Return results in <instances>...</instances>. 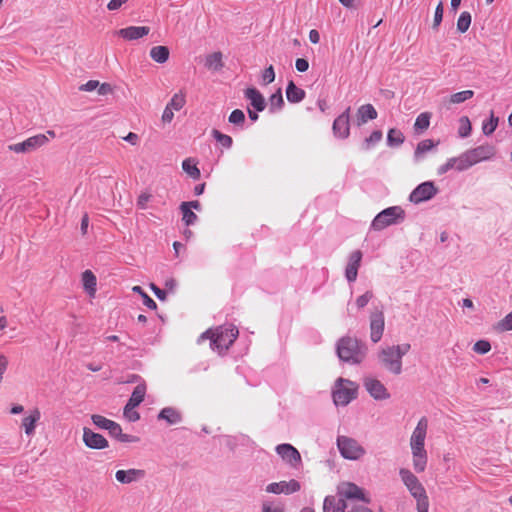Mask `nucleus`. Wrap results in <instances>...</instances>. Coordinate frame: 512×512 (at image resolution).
Wrapping results in <instances>:
<instances>
[{"label": "nucleus", "mask_w": 512, "mask_h": 512, "mask_svg": "<svg viewBox=\"0 0 512 512\" xmlns=\"http://www.w3.org/2000/svg\"><path fill=\"white\" fill-rule=\"evenodd\" d=\"M428 419L421 417L410 437V448L412 453L413 468L417 473L425 471L428 462V455L425 449V439L428 431Z\"/></svg>", "instance_id": "nucleus-1"}, {"label": "nucleus", "mask_w": 512, "mask_h": 512, "mask_svg": "<svg viewBox=\"0 0 512 512\" xmlns=\"http://www.w3.org/2000/svg\"><path fill=\"white\" fill-rule=\"evenodd\" d=\"M410 348L408 343L383 348L378 355L382 366L393 374L399 375L402 372V357Z\"/></svg>", "instance_id": "nucleus-2"}, {"label": "nucleus", "mask_w": 512, "mask_h": 512, "mask_svg": "<svg viewBox=\"0 0 512 512\" xmlns=\"http://www.w3.org/2000/svg\"><path fill=\"white\" fill-rule=\"evenodd\" d=\"M337 354L345 362L359 364L366 355V348L358 340L350 337H344L339 340L337 345Z\"/></svg>", "instance_id": "nucleus-3"}, {"label": "nucleus", "mask_w": 512, "mask_h": 512, "mask_svg": "<svg viewBox=\"0 0 512 512\" xmlns=\"http://www.w3.org/2000/svg\"><path fill=\"white\" fill-rule=\"evenodd\" d=\"M357 385L347 379L339 378L336 381L335 389L333 391V401L336 405L345 406L357 395Z\"/></svg>", "instance_id": "nucleus-4"}, {"label": "nucleus", "mask_w": 512, "mask_h": 512, "mask_svg": "<svg viewBox=\"0 0 512 512\" xmlns=\"http://www.w3.org/2000/svg\"><path fill=\"white\" fill-rule=\"evenodd\" d=\"M404 219V211L399 206H393L381 211L372 221V228L376 231L396 224Z\"/></svg>", "instance_id": "nucleus-5"}, {"label": "nucleus", "mask_w": 512, "mask_h": 512, "mask_svg": "<svg viewBox=\"0 0 512 512\" xmlns=\"http://www.w3.org/2000/svg\"><path fill=\"white\" fill-rule=\"evenodd\" d=\"M238 336V330L234 326L218 327L211 333V346L219 352L226 350L235 341Z\"/></svg>", "instance_id": "nucleus-6"}, {"label": "nucleus", "mask_w": 512, "mask_h": 512, "mask_svg": "<svg viewBox=\"0 0 512 512\" xmlns=\"http://www.w3.org/2000/svg\"><path fill=\"white\" fill-rule=\"evenodd\" d=\"M399 476L404 486L409 491L410 495L415 499H421L427 497L426 490L418 477L409 469L401 468L399 470Z\"/></svg>", "instance_id": "nucleus-7"}, {"label": "nucleus", "mask_w": 512, "mask_h": 512, "mask_svg": "<svg viewBox=\"0 0 512 512\" xmlns=\"http://www.w3.org/2000/svg\"><path fill=\"white\" fill-rule=\"evenodd\" d=\"M337 446L341 455L349 460L360 459L365 454V449L353 438L339 436Z\"/></svg>", "instance_id": "nucleus-8"}, {"label": "nucleus", "mask_w": 512, "mask_h": 512, "mask_svg": "<svg viewBox=\"0 0 512 512\" xmlns=\"http://www.w3.org/2000/svg\"><path fill=\"white\" fill-rule=\"evenodd\" d=\"M48 143V137L45 134H37L24 140L23 142L11 144L8 146L10 151L15 153L28 154L36 151Z\"/></svg>", "instance_id": "nucleus-9"}, {"label": "nucleus", "mask_w": 512, "mask_h": 512, "mask_svg": "<svg viewBox=\"0 0 512 512\" xmlns=\"http://www.w3.org/2000/svg\"><path fill=\"white\" fill-rule=\"evenodd\" d=\"M337 490L341 499H356L366 503L370 502L364 490L352 482L340 483Z\"/></svg>", "instance_id": "nucleus-10"}, {"label": "nucleus", "mask_w": 512, "mask_h": 512, "mask_svg": "<svg viewBox=\"0 0 512 512\" xmlns=\"http://www.w3.org/2000/svg\"><path fill=\"white\" fill-rule=\"evenodd\" d=\"M370 338L372 342L377 343L381 340L384 327L385 318L384 313L381 309H374L370 313Z\"/></svg>", "instance_id": "nucleus-11"}, {"label": "nucleus", "mask_w": 512, "mask_h": 512, "mask_svg": "<svg viewBox=\"0 0 512 512\" xmlns=\"http://www.w3.org/2000/svg\"><path fill=\"white\" fill-rule=\"evenodd\" d=\"M466 151L473 166L480 162L490 160L496 155L495 146L487 143Z\"/></svg>", "instance_id": "nucleus-12"}, {"label": "nucleus", "mask_w": 512, "mask_h": 512, "mask_svg": "<svg viewBox=\"0 0 512 512\" xmlns=\"http://www.w3.org/2000/svg\"><path fill=\"white\" fill-rule=\"evenodd\" d=\"M437 193V188L433 182H424L418 185L410 194V201L418 204L430 200Z\"/></svg>", "instance_id": "nucleus-13"}, {"label": "nucleus", "mask_w": 512, "mask_h": 512, "mask_svg": "<svg viewBox=\"0 0 512 512\" xmlns=\"http://www.w3.org/2000/svg\"><path fill=\"white\" fill-rule=\"evenodd\" d=\"M301 489V484L291 479L289 481L273 482L266 486L265 491L272 494H285L290 495L298 492Z\"/></svg>", "instance_id": "nucleus-14"}, {"label": "nucleus", "mask_w": 512, "mask_h": 512, "mask_svg": "<svg viewBox=\"0 0 512 512\" xmlns=\"http://www.w3.org/2000/svg\"><path fill=\"white\" fill-rule=\"evenodd\" d=\"M279 456L288 464L297 467L301 463V455L299 451L290 444H280L276 447Z\"/></svg>", "instance_id": "nucleus-15"}, {"label": "nucleus", "mask_w": 512, "mask_h": 512, "mask_svg": "<svg viewBox=\"0 0 512 512\" xmlns=\"http://www.w3.org/2000/svg\"><path fill=\"white\" fill-rule=\"evenodd\" d=\"M83 442L91 449L101 450L108 447V441L103 435L86 427L83 429Z\"/></svg>", "instance_id": "nucleus-16"}, {"label": "nucleus", "mask_w": 512, "mask_h": 512, "mask_svg": "<svg viewBox=\"0 0 512 512\" xmlns=\"http://www.w3.org/2000/svg\"><path fill=\"white\" fill-rule=\"evenodd\" d=\"M350 107H348L341 115H339L333 122V132L339 138H347L350 133Z\"/></svg>", "instance_id": "nucleus-17"}, {"label": "nucleus", "mask_w": 512, "mask_h": 512, "mask_svg": "<svg viewBox=\"0 0 512 512\" xmlns=\"http://www.w3.org/2000/svg\"><path fill=\"white\" fill-rule=\"evenodd\" d=\"M145 476V470L135 468L128 470H118L115 473L116 480L121 484H131L133 482H138L143 480Z\"/></svg>", "instance_id": "nucleus-18"}, {"label": "nucleus", "mask_w": 512, "mask_h": 512, "mask_svg": "<svg viewBox=\"0 0 512 512\" xmlns=\"http://www.w3.org/2000/svg\"><path fill=\"white\" fill-rule=\"evenodd\" d=\"M364 385L370 395L375 399L384 400L390 397L385 386L377 379H366Z\"/></svg>", "instance_id": "nucleus-19"}, {"label": "nucleus", "mask_w": 512, "mask_h": 512, "mask_svg": "<svg viewBox=\"0 0 512 512\" xmlns=\"http://www.w3.org/2000/svg\"><path fill=\"white\" fill-rule=\"evenodd\" d=\"M361 260L362 253L360 250H356L351 253L345 272L346 278L349 282H353L356 280Z\"/></svg>", "instance_id": "nucleus-20"}, {"label": "nucleus", "mask_w": 512, "mask_h": 512, "mask_svg": "<svg viewBox=\"0 0 512 512\" xmlns=\"http://www.w3.org/2000/svg\"><path fill=\"white\" fill-rule=\"evenodd\" d=\"M150 29L146 26H130L120 29L117 34L126 40H137L148 35Z\"/></svg>", "instance_id": "nucleus-21"}, {"label": "nucleus", "mask_w": 512, "mask_h": 512, "mask_svg": "<svg viewBox=\"0 0 512 512\" xmlns=\"http://www.w3.org/2000/svg\"><path fill=\"white\" fill-rule=\"evenodd\" d=\"M107 431L111 437H114L122 443H135L139 441L138 437L123 433L121 426L114 421L110 424Z\"/></svg>", "instance_id": "nucleus-22"}, {"label": "nucleus", "mask_w": 512, "mask_h": 512, "mask_svg": "<svg viewBox=\"0 0 512 512\" xmlns=\"http://www.w3.org/2000/svg\"><path fill=\"white\" fill-rule=\"evenodd\" d=\"M158 419L165 420L170 425H175L182 421V415L173 407H165L159 412Z\"/></svg>", "instance_id": "nucleus-23"}, {"label": "nucleus", "mask_w": 512, "mask_h": 512, "mask_svg": "<svg viewBox=\"0 0 512 512\" xmlns=\"http://www.w3.org/2000/svg\"><path fill=\"white\" fill-rule=\"evenodd\" d=\"M347 504L344 499L338 501L334 496H327L323 503V512H345Z\"/></svg>", "instance_id": "nucleus-24"}, {"label": "nucleus", "mask_w": 512, "mask_h": 512, "mask_svg": "<svg viewBox=\"0 0 512 512\" xmlns=\"http://www.w3.org/2000/svg\"><path fill=\"white\" fill-rule=\"evenodd\" d=\"M377 118V111L371 104H365L359 107L357 111V124L360 126L368 120Z\"/></svg>", "instance_id": "nucleus-25"}, {"label": "nucleus", "mask_w": 512, "mask_h": 512, "mask_svg": "<svg viewBox=\"0 0 512 512\" xmlns=\"http://www.w3.org/2000/svg\"><path fill=\"white\" fill-rule=\"evenodd\" d=\"M41 413L38 409H34L31 411L30 415L23 418L22 425L25 429V433L28 436H31L34 434L35 431V425L40 420Z\"/></svg>", "instance_id": "nucleus-26"}, {"label": "nucleus", "mask_w": 512, "mask_h": 512, "mask_svg": "<svg viewBox=\"0 0 512 512\" xmlns=\"http://www.w3.org/2000/svg\"><path fill=\"white\" fill-rule=\"evenodd\" d=\"M305 91L295 85L293 81L288 83L286 89L287 100L291 103H298L305 98Z\"/></svg>", "instance_id": "nucleus-27"}, {"label": "nucleus", "mask_w": 512, "mask_h": 512, "mask_svg": "<svg viewBox=\"0 0 512 512\" xmlns=\"http://www.w3.org/2000/svg\"><path fill=\"white\" fill-rule=\"evenodd\" d=\"M82 283L85 291L93 297L96 293L97 279L92 271L86 270L82 273Z\"/></svg>", "instance_id": "nucleus-28"}, {"label": "nucleus", "mask_w": 512, "mask_h": 512, "mask_svg": "<svg viewBox=\"0 0 512 512\" xmlns=\"http://www.w3.org/2000/svg\"><path fill=\"white\" fill-rule=\"evenodd\" d=\"M145 394H146V385L144 383L138 384L134 388V390L131 394V397L129 398L126 406L137 407L138 405H140L143 402Z\"/></svg>", "instance_id": "nucleus-29"}, {"label": "nucleus", "mask_w": 512, "mask_h": 512, "mask_svg": "<svg viewBox=\"0 0 512 512\" xmlns=\"http://www.w3.org/2000/svg\"><path fill=\"white\" fill-rule=\"evenodd\" d=\"M169 48L166 46H154L150 50V57L157 63H165L169 58Z\"/></svg>", "instance_id": "nucleus-30"}, {"label": "nucleus", "mask_w": 512, "mask_h": 512, "mask_svg": "<svg viewBox=\"0 0 512 512\" xmlns=\"http://www.w3.org/2000/svg\"><path fill=\"white\" fill-rule=\"evenodd\" d=\"M229 123L233 124L236 128L244 129L246 127V117L242 110L235 109L228 117Z\"/></svg>", "instance_id": "nucleus-31"}, {"label": "nucleus", "mask_w": 512, "mask_h": 512, "mask_svg": "<svg viewBox=\"0 0 512 512\" xmlns=\"http://www.w3.org/2000/svg\"><path fill=\"white\" fill-rule=\"evenodd\" d=\"M205 66L214 71H218L223 67L222 53L214 52L206 57Z\"/></svg>", "instance_id": "nucleus-32"}, {"label": "nucleus", "mask_w": 512, "mask_h": 512, "mask_svg": "<svg viewBox=\"0 0 512 512\" xmlns=\"http://www.w3.org/2000/svg\"><path fill=\"white\" fill-rule=\"evenodd\" d=\"M182 169L194 180H198L201 176L199 168L191 158H187L182 162Z\"/></svg>", "instance_id": "nucleus-33"}, {"label": "nucleus", "mask_w": 512, "mask_h": 512, "mask_svg": "<svg viewBox=\"0 0 512 512\" xmlns=\"http://www.w3.org/2000/svg\"><path fill=\"white\" fill-rule=\"evenodd\" d=\"M453 162L456 163L457 171H464L473 166L467 151L457 157H453Z\"/></svg>", "instance_id": "nucleus-34"}, {"label": "nucleus", "mask_w": 512, "mask_h": 512, "mask_svg": "<svg viewBox=\"0 0 512 512\" xmlns=\"http://www.w3.org/2000/svg\"><path fill=\"white\" fill-rule=\"evenodd\" d=\"M246 97L250 101V107L248 108V115L251 121H256V88H248L246 90Z\"/></svg>", "instance_id": "nucleus-35"}, {"label": "nucleus", "mask_w": 512, "mask_h": 512, "mask_svg": "<svg viewBox=\"0 0 512 512\" xmlns=\"http://www.w3.org/2000/svg\"><path fill=\"white\" fill-rule=\"evenodd\" d=\"M431 114L429 112H423L417 116L414 128L417 131H425L429 128Z\"/></svg>", "instance_id": "nucleus-36"}, {"label": "nucleus", "mask_w": 512, "mask_h": 512, "mask_svg": "<svg viewBox=\"0 0 512 512\" xmlns=\"http://www.w3.org/2000/svg\"><path fill=\"white\" fill-rule=\"evenodd\" d=\"M180 210L182 212V221L185 223L186 226L193 225L198 219L197 215L192 210L189 209L188 205L181 204Z\"/></svg>", "instance_id": "nucleus-37"}, {"label": "nucleus", "mask_w": 512, "mask_h": 512, "mask_svg": "<svg viewBox=\"0 0 512 512\" xmlns=\"http://www.w3.org/2000/svg\"><path fill=\"white\" fill-rule=\"evenodd\" d=\"M474 96V92L472 90H464L457 93H454L450 96L449 102L451 104H460Z\"/></svg>", "instance_id": "nucleus-38"}, {"label": "nucleus", "mask_w": 512, "mask_h": 512, "mask_svg": "<svg viewBox=\"0 0 512 512\" xmlns=\"http://www.w3.org/2000/svg\"><path fill=\"white\" fill-rule=\"evenodd\" d=\"M471 25V14L467 11H464L460 14L457 20V30L460 33H465Z\"/></svg>", "instance_id": "nucleus-39"}, {"label": "nucleus", "mask_w": 512, "mask_h": 512, "mask_svg": "<svg viewBox=\"0 0 512 512\" xmlns=\"http://www.w3.org/2000/svg\"><path fill=\"white\" fill-rule=\"evenodd\" d=\"M211 133H212V136L214 137V139L220 145H222L224 148H227V149L231 148L233 140L229 135L223 134L217 129H213Z\"/></svg>", "instance_id": "nucleus-40"}, {"label": "nucleus", "mask_w": 512, "mask_h": 512, "mask_svg": "<svg viewBox=\"0 0 512 512\" xmlns=\"http://www.w3.org/2000/svg\"><path fill=\"white\" fill-rule=\"evenodd\" d=\"M284 104L281 89L278 88L269 98V106L271 111L280 109Z\"/></svg>", "instance_id": "nucleus-41"}, {"label": "nucleus", "mask_w": 512, "mask_h": 512, "mask_svg": "<svg viewBox=\"0 0 512 512\" xmlns=\"http://www.w3.org/2000/svg\"><path fill=\"white\" fill-rule=\"evenodd\" d=\"M186 103L185 94L180 91L173 95L170 102L167 104L173 110L179 111Z\"/></svg>", "instance_id": "nucleus-42"}, {"label": "nucleus", "mask_w": 512, "mask_h": 512, "mask_svg": "<svg viewBox=\"0 0 512 512\" xmlns=\"http://www.w3.org/2000/svg\"><path fill=\"white\" fill-rule=\"evenodd\" d=\"M132 291L141 295L143 304L147 308L151 310H155L157 308L156 302L151 297H149L140 286H134Z\"/></svg>", "instance_id": "nucleus-43"}, {"label": "nucleus", "mask_w": 512, "mask_h": 512, "mask_svg": "<svg viewBox=\"0 0 512 512\" xmlns=\"http://www.w3.org/2000/svg\"><path fill=\"white\" fill-rule=\"evenodd\" d=\"M387 140L390 145H400L404 141V135L397 129H390L387 135Z\"/></svg>", "instance_id": "nucleus-44"}, {"label": "nucleus", "mask_w": 512, "mask_h": 512, "mask_svg": "<svg viewBox=\"0 0 512 512\" xmlns=\"http://www.w3.org/2000/svg\"><path fill=\"white\" fill-rule=\"evenodd\" d=\"M435 146L433 140L425 139L418 143L415 150V157H419L424 153L430 151Z\"/></svg>", "instance_id": "nucleus-45"}, {"label": "nucleus", "mask_w": 512, "mask_h": 512, "mask_svg": "<svg viewBox=\"0 0 512 512\" xmlns=\"http://www.w3.org/2000/svg\"><path fill=\"white\" fill-rule=\"evenodd\" d=\"M471 123L467 116H463L459 119L458 133L461 137H467L471 133Z\"/></svg>", "instance_id": "nucleus-46"}, {"label": "nucleus", "mask_w": 512, "mask_h": 512, "mask_svg": "<svg viewBox=\"0 0 512 512\" xmlns=\"http://www.w3.org/2000/svg\"><path fill=\"white\" fill-rule=\"evenodd\" d=\"M382 138L381 131H373L371 135L365 139L362 148L365 150H369L372 148L373 145L378 143Z\"/></svg>", "instance_id": "nucleus-47"}, {"label": "nucleus", "mask_w": 512, "mask_h": 512, "mask_svg": "<svg viewBox=\"0 0 512 512\" xmlns=\"http://www.w3.org/2000/svg\"><path fill=\"white\" fill-rule=\"evenodd\" d=\"M91 420L98 428L104 430H108V427H110V424L113 422L112 420L98 414L92 415Z\"/></svg>", "instance_id": "nucleus-48"}, {"label": "nucleus", "mask_w": 512, "mask_h": 512, "mask_svg": "<svg viewBox=\"0 0 512 512\" xmlns=\"http://www.w3.org/2000/svg\"><path fill=\"white\" fill-rule=\"evenodd\" d=\"M498 121H499L498 117H495L494 114L492 113L490 120L483 124V127H482L483 133L485 135L492 134L497 128Z\"/></svg>", "instance_id": "nucleus-49"}, {"label": "nucleus", "mask_w": 512, "mask_h": 512, "mask_svg": "<svg viewBox=\"0 0 512 512\" xmlns=\"http://www.w3.org/2000/svg\"><path fill=\"white\" fill-rule=\"evenodd\" d=\"M497 329L501 332L512 330V312L497 323Z\"/></svg>", "instance_id": "nucleus-50"}, {"label": "nucleus", "mask_w": 512, "mask_h": 512, "mask_svg": "<svg viewBox=\"0 0 512 512\" xmlns=\"http://www.w3.org/2000/svg\"><path fill=\"white\" fill-rule=\"evenodd\" d=\"M443 11H444V8H443V3L442 1H440L435 9V13H434V19H433V29L434 30H437L438 27L440 26L441 22H442V19H443Z\"/></svg>", "instance_id": "nucleus-51"}, {"label": "nucleus", "mask_w": 512, "mask_h": 512, "mask_svg": "<svg viewBox=\"0 0 512 512\" xmlns=\"http://www.w3.org/2000/svg\"><path fill=\"white\" fill-rule=\"evenodd\" d=\"M473 350L478 354H486L491 350V344L486 340H479L474 344Z\"/></svg>", "instance_id": "nucleus-52"}, {"label": "nucleus", "mask_w": 512, "mask_h": 512, "mask_svg": "<svg viewBox=\"0 0 512 512\" xmlns=\"http://www.w3.org/2000/svg\"><path fill=\"white\" fill-rule=\"evenodd\" d=\"M372 298H373L372 291H367L363 295L359 296L355 301V305H356L357 309H363Z\"/></svg>", "instance_id": "nucleus-53"}, {"label": "nucleus", "mask_w": 512, "mask_h": 512, "mask_svg": "<svg viewBox=\"0 0 512 512\" xmlns=\"http://www.w3.org/2000/svg\"><path fill=\"white\" fill-rule=\"evenodd\" d=\"M135 408L136 407L126 406V405L124 407L123 415L130 422H135V421L139 420V418H140V415L137 411H135Z\"/></svg>", "instance_id": "nucleus-54"}, {"label": "nucleus", "mask_w": 512, "mask_h": 512, "mask_svg": "<svg viewBox=\"0 0 512 512\" xmlns=\"http://www.w3.org/2000/svg\"><path fill=\"white\" fill-rule=\"evenodd\" d=\"M262 512H284V508L281 504H275L272 502H263Z\"/></svg>", "instance_id": "nucleus-55"}, {"label": "nucleus", "mask_w": 512, "mask_h": 512, "mask_svg": "<svg viewBox=\"0 0 512 512\" xmlns=\"http://www.w3.org/2000/svg\"><path fill=\"white\" fill-rule=\"evenodd\" d=\"M416 501V509L417 512H428L429 511V498L424 497Z\"/></svg>", "instance_id": "nucleus-56"}, {"label": "nucleus", "mask_w": 512, "mask_h": 512, "mask_svg": "<svg viewBox=\"0 0 512 512\" xmlns=\"http://www.w3.org/2000/svg\"><path fill=\"white\" fill-rule=\"evenodd\" d=\"M274 78H275V73H274V69H273V66H269L268 68L265 69V71L263 72L262 74V80L265 84H268V83H271L272 81H274Z\"/></svg>", "instance_id": "nucleus-57"}, {"label": "nucleus", "mask_w": 512, "mask_h": 512, "mask_svg": "<svg viewBox=\"0 0 512 512\" xmlns=\"http://www.w3.org/2000/svg\"><path fill=\"white\" fill-rule=\"evenodd\" d=\"M451 169L456 170V163L453 162V157L448 159L445 164L441 165L438 168V174L439 175L445 174L446 172H448Z\"/></svg>", "instance_id": "nucleus-58"}, {"label": "nucleus", "mask_w": 512, "mask_h": 512, "mask_svg": "<svg viewBox=\"0 0 512 512\" xmlns=\"http://www.w3.org/2000/svg\"><path fill=\"white\" fill-rule=\"evenodd\" d=\"M99 86V81L97 80H89L87 83L80 86V90L82 91H93Z\"/></svg>", "instance_id": "nucleus-59"}, {"label": "nucleus", "mask_w": 512, "mask_h": 512, "mask_svg": "<svg viewBox=\"0 0 512 512\" xmlns=\"http://www.w3.org/2000/svg\"><path fill=\"white\" fill-rule=\"evenodd\" d=\"M295 67L299 72H305L309 68V63L304 58H298L295 62Z\"/></svg>", "instance_id": "nucleus-60"}, {"label": "nucleus", "mask_w": 512, "mask_h": 512, "mask_svg": "<svg viewBox=\"0 0 512 512\" xmlns=\"http://www.w3.org/2000/svg\"><path fill=\"white\" fill-rule=\"evenodd\" d=\"M150 288H151V290L154 292L155 296L159 300L164 301L166 299V292H165V290L160 289L154 283L150 284Z\"/></svg>", "instance_id": "nucleus-61"}, {"label": "nucleus", "mask_w": 512, "mask_h": 512, "mask_svg": "<svg viewBox=\"0 0 512 512\" xmlns=\"http://www.w3.org/2000/svg\"><path fill=\"white\" fill-rule=\"evenodd\" d=\"M174 117L173 109L168 105L165 107L162 114V121L165 123H170Z\"/></svg>", "instance_id": "nucleus-62"}, {"label": "nucleus", "mask_w": 512, "mask_h": 512, "mask_svg": "<svg viewBox=\"0 0 512 512\" xmlns=\"http://www.w3.org/2000/svg\"><path fill=\"white\" fill-rule=\"evenodd\" d=\"M151 198V195L148 194V193H142L139 197H138V200H137V205L141 208V209H145L146 208V204L147 202L150 200Z\"/></svg>", "instance_id": "nucleus-63"}, {"label": "nucleus", "mask_w": 512, "mask_h": 512, "mask_svg": "<svg viewBox=\"0 0 512 512\" xmlns=\"http://www.w3.org/2000/svg\"><path fill=\"white\" fill-rule=\"evenodd\" d=\"M112 86L109 83H99L98 86V94L99 95H107L112 92Z\"/></svg>", "instance_id": "nucleus-64"}]
</instances>
